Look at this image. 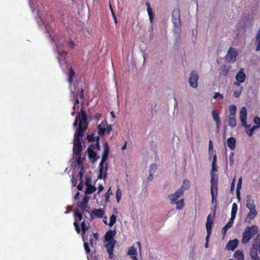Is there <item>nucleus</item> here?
<instances>
[{
  "label": "nucleus",
  "instance_id": "17",
  "mask_svg": "<svg viewBox=\"0 0 260 260\" xmlns=\"http://www.w3.org/2000/svg\"><path fill=\"white\" fill-rule=\"evenodd\" d=\"M212 116L213 117V119L216 121V127L218 129L220 127V118L218 115V114L215 110H213L212 111Z\"/></svg>",
  "mask_w": 260,
  "mask_h": 260
},
{
  "label": "nucleus",
  "instance_id": "47",
  "mask_svg": "<svg viewBox=\"0 0 260 260\" xmlns=\"http://www.w3.org/2000/svg\"><path fill=\"white\" fill-rule=\"evenodd\" d=\"M254 122L255 124H257L255 126H258V128L260 127V117H255L254 119Z\"/></svg>",
  "mask_w": 260,
  "mask_h": 260
},
{
  "label": "nucleus",
  "instance_id": "27",
  "mask_svg": "<svg viewBox=\"0 0 260 260\" xmlns=\"http://www.w3.org/2000/svg\"><path fill=\"white\" fill-rule=\"evenodd\" d=\"M256 43L257 44L256 51H260V29L257 31L256 36Z\"/></svg>",
  "mask_w": 260,
  "mask_h": 260
},
{
  "label": "nucleus",
  "instance_id": "11",
  "mask_svg": "<svg viewBox=\"0 0 260 260\" xmlns=\"http://www.w3.org/2000/svg\"><path fill=\"white\" fill-rule=\"evenodd\" d=\"M107 243L105 245V247L107 248V252L109 254V257L112 258L113 248L115 245V241H106Z\"/></svg>",
  "mask_w": 260,
  "mask_h": 260
},
{
  "label": "nucleus",
  "instance_id": "10",
  "mask_svg": "<svg viewBox=\"0 0 260 260\" xmlns=\"http://www.w3.org/2000/svg\"><path fill=\"white\" fill-rule=\"evenodd\" d=\"M211 175V192L213 191L215 192L216 194H217L218 178L217 177L215 176L213 173H212Z\"/></svg>",
  "mask_w": 260,
  "mask_h": 260
},
{
  "label": "nucleus",
  "instance_id": "63",
  "mask_svg": "<svg viewBox=\"0 0 260 260\" xmlns=\"http://www.w3.org/2000/svg\"><path fill=\"white\" fill-rule=\"evenodd\" d=\"M95 146L96 147V148L98 149V150H100V143L99 142V141L97 140L96 141V143L95 144Z\"/></svg>",
  "mask_w": 260,
  "mask_h": 260
},
{
  "label": "nucleus",
  "instance_id": "59",
  "mask_svg": "<svg viewBox=\"0 0 260 260\" xmlns=\"http://www.w3.org/2000/svg\"><path fill=\"white\" fill-rule=\"evenodd\" d=\"M74 98L75 99V104H79V100L78 98L77 97V94H76L75 96H73Z\"/></svg>",
  "mask_w": 260,
  "mask_h": 260
},
{
  "label": "nucleus",
  "instance_id": "23",
  "mask_svg": "<svg viewBox=\"0 0 260 260\" xmlns=\"http://www.w3.org/2000/svg\"><path fill=\"white\" fill-rule=\"evenodd\" d=\"M88 203V199L85 197L82 201L80 203V204L78 206L82 211H86V208L87 207V204Z\"/></svg>",
  "mask_w": 260,
  "mask_h": 260
},
{
  "label": "nucleus",
  "instance_id": "57",
  "mask_svg": "<svg viewBox=\"0 0 260 260\" xmlns=\"http://www.w3.org/2000/svg\"><path fill=\"white\" fill-rule=\"evenodd\" d=\"M235 179L234 178L233 180V182L231 184V190L232 191L234 189V187H235Z\"/></svg>",
  "mask_w": 260,
  "mask_h": 260
},
{
  "label": "nucleus",
  "instance_id": "45",
  "mask_svg": "<svg viewBox=\"0 0 260 260\" xmlns=\"http://www.w3.org/2000/svg\"><path fill=\"white\" fill-rule=\"evenodd\" d=\"M234 153L233 152H231L229 155V160L230 162V165L232 166L234 165Z\"/></svg>",
  "mask_w": 260,
  "mask_h": 260
},
{
  "label": "nucleus",
  "instance_id": "42",
  "mask_svg": "<svg viewBox=\"0 0 260 260\" xmlns=\"http://www.w3.org/2000/svg\"><path fill=\"white\" fill-rule=\"evenodd\" d=\"M74 216L75 217H77L79 220L82 219V215L79 212L78 209L74 210Z\"/></svg>",
  "mask_w": 260,
  "mask_h": 260
},
{
  "label": "nucleus",
  "instance_id": "3",
  "mask_svg": "<svg viewBox=\"0 0 260 260\" xmlns=\"http://www.w3.org/2000/svg\"><path fill=\"white\" fill-rule=\"evenodd\" d=\"M184 189L182 188H179L174 193L170 194L168 196V198L170 200L171 203L176 204V209L177 210H181L184 207V199H181L178 201V198L182 197Z\"/></svg>",
  "mask_w": 260,
  "mask_h": 260
},
{
  "label": "nucleus",
  "instance_id": "24",
  "mask_svg": "<svg viewBox=\"0 0 260 260\" xmlns=\"http://www.w3.org/2000/svg\"><path fill=\"white\" fill-rule=\"evenodd\" d=\"M88 152L89 157L93 159V162L99 158V156H97L96 153L91 149L88 148Z\"/></svg>",
  "mask_w": 260,
  "mask_h": 260
},
{
  "label": "nucleus",
  "instance_id": "4",
  "mask_svg": "<svg viewBox=\"0 0 260 260\" xmlns=\"http://www.w3.org/2000/svg\"><path fill=\"white\" fill-rule=\"evenodd\" d=\"M258 232V227L256 225L247 226L245 229L242 235L241 242L242 244H246Z\"/></svg>",
  "mask_w": 260,
  "mask_h": 260
},
{
  "label": "nucleus",
  "instance_id": "15",
  "mask_svg": "<svg viewBox=\"0 0 260 260\" xmlns=\"http://www.w3.org/2000/svg\"><path fill=\"white\" fill-rule=\"evenodd\" d=\"M246 207L249 210L255 209L254 201L249 196L246 198Z\"/></svg>",
  "mask_w": 260,
  "mask_h": 260
},
{
  "label": "nucleus",
  "instance_id": "36",
  "mask_svg": "<svg viewBox=\"0 0 260 260\" xmlns=\"http://www.w3.org/2000/svg\"><path fill=\"white\" fill-rule=\"evenodd\" d=\"M95 190H96V187L90 185L87 186V188L85 191V193L90 194V193L93 192L94 191H95Z\"/></svg>",
  "mask_w": 260,
  "mask_h": 260
},
{
  "label": "nucleus",
  "instance_id": "50",
  "mask_svg": "<svg viewBox=\"0 0 260 260\" xmlns=\"http://www.w3.org/2000/svg\"><path fill=\"white\" fill-rule=\"evenodd\" d=\"M212 196V203H214V201L216 200L217 194L215 192L212 191L211 192Z\"/></svg>",
  "mask_w": 260,
  "mask_h": 260
},
{
  "label": "nucleus",
  "instance_id": "31",
  "mask_svg": "<svg viewBox=\"0 0 260 260\" xmlns=\"http://www.w3.org/2000/svg\"><path fill=\"white\" fill-rule=\"evenodd\" d=\"M81 230H82V239H83V240L84 241H85V240L84 239V235L85 234L86 231L88 230V228L86 226V224H85V223L84 221L82 222V223L81 224Z\"/></svg>",
  "mask_w": 260,
  "mask_h": 260
},
{
  "label": "nucleus",
  "instance_id": "9",
  "mask_svg": "<svg viewBox=\"0 0 260 260\" xmlns=\"http://www.w3.org/2000/svg\"><path fill=\"white\" fill-rule=\"evenodd\" d=\"M240 118L241 124L245 127H249L250 125L247 124V109L245 107H242L240 110Z\"/></svg>",
  "mask_w": 260,
  "mask_h": 260
},
{
  "label": "nucleus",
  "instance_id": "13",
  "mask_svg": "<svg viewBox=\"0 0 260 260\" xmlns=\"http://www.w3.org/2000/svg\"><path fill=\"white\" fill-rule=\"evenodd\" d=\"M239 243L238 239H235L230 241L226 246V248L229 250H234L237 246Z\"/></svg>",
  "mask_w": 260,
  "mask_h": 260
},
{
  "label": "nucleus",
  "instance_id": "19",
  "mask_svg": "<svg viewBox=\"0 0 260 260\" xmlns=\"http://www.w3.org/2000/svg\"><path fill=\"white\" fill-rule=\"evenodd\" d=\"M256 244H253L250 250V254L252 259L258 257L257 249L256 248Z\"/></svg>",
  "mask_w": 260,
  "mask_h": 260
},
{
  "label": "nucleus",
  "instance_id": "43",
  "mask_svg": "<svg viewBox=\"0 0 260 260\" xmlns=\"http://www.w3.org/2000/svg\"><path fill=\"white\" fill-rule=\"evenodd\" d=\"M156 169V165L155 164L151 165L149 169V174H154Z\"/></svg>",
  "mask_w": 260,
  "mask_h": 260
},
{
  "label": "nucleus",
  "instance_id": "5",
  "mask_svg": "<svg viewBox=\"0 0 260 260\" xmlns=\"http://www.w3.org/2000/svg\"><path fill=\"white\" fill-rule=\"evenodd\" d=\"M71 91L73 96H75L77 94V97L82 99L83 98V90L82 87V85L80 83H77L71 86Z\"/></svg>",
  "mask_w": 260,
  "mask_h": 260
},
{
  "label": "nucleus",
  "instance_id": "44",
  "mask_svg": "<svg viewBox=\"0 0 260 260\" xmlns=\"http://www.w3.org/2000/svg\"><path fill=\"white\" fill-rule=\"evenodd\" d=\"M116 198L117 202L119 203L121 198V192L119 188H118L116 190Z\"/></svg>",
  "mask_w": 260,
  "mask_h": 260
},
{
  "label": "nucleus",
  "instance_id": "38",
  "mask_svg": "<svg viewBox=\"0 0 260 260\" xmlns=\"http://www.w3.org/2000/svg\"><path fill=\"white\" fill-rule=\"evenodd\" d=\"M216 162V155L215 154L213 155V161L212 162V172L217 171V169H216V167H215Z\"/></svg>",
  "mask_w": 260,
  "mask_h": 260
},
{
  "label": "nucleus",
  "instance_id": "8",
  "mask_svg": "<svg viewBox=\"0 0 260 260\" xmlns=\"http://www.w3.org/2000/svg\"><path fill=\"white\" fill-rule=\"evenodd\" d=\"M237 54L236 50L234 48H230L225 56V58L229 62L234 63L236 59Z\"/></svg>",
  "mask_w": 260,
  "mask_h": 260
},
{
  "label": "nucleus",
  "instance_id": "60",
  "mask_svg": "<svg viewBox=\"0 0 260 260\" xmlns=\"http://www.w3.org/2000/svg\"><path fill=\"white\" fill-rule=\"evenodd\" d=\"M98 189H99V192H101L103 190L104 187L102 184H100L98 186Z\"/></svg>",
  "mask_w": 260,
  "mask_h": 260
},
{
  "label": "nucleus",
  "instance_id": "54",
  "mask_svg": "<svg viewBox=\"0 0 260 260\" xmlns=\"http://www.w3.org/2000/svg\"><path fill=\"white\" fill-rule=\"evenodd\" d=\"M94 137L93 135H88L87 137V139L89 142H92L94 140Z\"/></svg>",
  "mask_w": 260,
  "mask_h": 260
},
{
  "label": "nucleus",
  "instance_id": "52",
  "mask_svg": "<svg viewBox=\"0 0 260 260\" xmlns=\"http://www.w3.org/2000/svg\"><path fill=\"white\" fill-rule=\"evenodd\" d=\"M189 113L191 114H192L194 113V107H193V106L192 105V104H189Z\"/></svg>",
  "mask_w": 260,
  "mask_h": 260
},
{
  "label": "nucleus",
  "instance_id": "49",
  "mask_svg": "<svg viewBox=\"0 0 260 260\" xmlns=\"http://www.w3.org/2000/svg\"><path fill=\"white\" fill-rule=\"evenodd\" d=\"M84 248H85L86 252L87 253H89L90 251V249L89 248V246H88V245L87 243L84 242Z\"/></svg>",
  "mask_w": 260,
  "mask_h": 260
},
{
  "label": "nucleus",
  "instance_id": "30",
  "mask_svg": "<svg viewBox=\"0 0 260 260\" xmlns=\"http://www.w3.org/2000/svg\"><path fill=\"white\" fill-rule=\"evenodd\" d=\"M253 244H256V248L260 254V235L258 234L257 235Z\"/></svg>",
  "mask_w": 260,
  "mask_h": 260
},
{
  "label": "nucleus",
  "instance_id": "61",
  "mask_svg": "<svg viewBox=\"0 0 260 260\" xmlns=\"http://www.w3.org/2000/svg\"><path fill=\"white\" fill-rule=\"evenodd\" d=\"M82 188H83V185L82 184V182H81L78 185L77 188L78 190H81L82 189Z\"/></svg>",
  "mask_w": 260,
  "mask_h": 260
},
{
  "label": "nucleus",
  "instance_id": "32",
  "mask_svg": "<svg viewBox=\"0 0 260 260\" xmlns=\"http://www.w3.org/2000/svg\"><path fill=\"white\" fill-rule=\"evenodd\" d=\"M190 185V183L189 181L187 179H185L184 180L183 184L180 188H182L183 189H184V191L185 190H186L189 188Z\"/></svg>",
  "mask_w": 260,
  "mask_h": 260
},
{
  "label": "nucleus",
  "instance_id": "46",
  "mask_svg": "<svg viewBox=\"0 0 260 260\" xmlns=\"http://www.w3.org/2000/svg\"><path fill=\"white\" fill-rule=\"evenodd\" d=\"M218 98L222 100L223 99V96L222 94H220L219 92H215L213 96V98L214 99H216Z\"/></svg>",
  "mask_w": 260,
  "mask_h": 260
},
{
  "label": "nucleus",
  "instance_id": "25",
  "mask_svg": "<svg viewBox=\"0 0 260 260\" xmlns=\"http://www.w3.org/2000/svg\"><path fill=\"white\" fill-rule=\"evenodd\" d=\"M213 221L211 219V215L209 214L207 218V221L206 223V231L211 230L212 226Z\"/></svg>",
  "mask_w": 260,
  "mask_h": 260
},
{
  "label": "nucleus",
  "instance_id": "58",
  "mask_svg": "<svg viewBox=\"0 0 260 260\" xmlns=\"http://www.w3.org/2000/svg\"><path fill=\"white\" fill-rule=\"evenodd\" d=\"M74 75V72L72 69H70L69 70V76L73 77Z\"/></svg>",
  "mask_w": 260,
  "mask_h": 260
},
{
  "label": "nucleus",
  "instance_id": "55",
  "mask_svg": "<svg viewBox=\"0 0 260 260\" xmlns=\"http://www.w3.org/2000/svg\"><path fill=\"white\" fill-rule=\"evenodd\" d=\"M211 233V230L207 231V235L206 237V242H209V239Z\"/></svg>",
  "mask_w": 260,
  "mask_h": 260
},
{
  "label": "nucleus",
  "instance_id": "7",
  "mask_svg": "<svg viewBox=\"0 0 260 260\" xmlns=\"http://www.w3.org/2000/svg\"><path fill=\"white\" fill-rule=\"evenodd\" d=\"M237 211V205L234 203L232 205L231 211V217L228 223L223 227L224 229L228 230L232 226L234 220L235 218L236 213Z\"/></svg>",
  "mask_w": 260,
  "mask_h": 260
},
{
  "label": "nucleus",
  "instance_id": "14",
  "mask_svg": "<svg viewBox=\"0 0 260 260\" xmlns=\"http://www.w3.org/2000/svg\"><path fill=\"white\" fill-rule=\"evenodd\" d=\"M249 210L250 211L245 219V221L248 223H250L251 220L256 217L257 214L255 209Z\"/></svg>",
  "mask_w": 260,
  "mask_h": 260
},
{
  "label": "nucleus",
  "instance_id": "2",
  "mask_svg": "<svg viewBox=\"0 0 260 260\" xmlns=\"http://www.w3.org/2000/svg\"><path fill=\"white\" fill-rule=\"evenodd\" d=\"M172 22L174 24L173 31L176 35V43H179L180 40V35L181 32V27L182 25L180 18V11L178 9L174 10L172 13Z\"/></svg>",
  "mask_w": 260,
  "mask_h": 260
},
{
  "label": "nucleus",
  "instance_id": "18",
  "mask_svg": "<svg viewBox=\"0 0 260 260\" xmlns=\"http://www.w3.org/2000/svg\"><path fill=\"white\" fill-rule=\"evenodd\" d=\"M104 214V211L102 209H94L92 210L91 215L99 218H102Z\"/></svg>",
  "mask_w": 260,
  "mask_h": 260
},
{
  "label": "nucleus",
  "instance_id": "21",
  "mask_svg": "<svg viewBox=\"0 0 260 260\" xmlns=\"http://www.w3.org/2000/svg\"><path fill=\"white\" fill-rule=\"evenodd\" d=\"M227 145L231 150H234L236 147V140L234 137H230L227 140Z\"/></svg>",
  "mask_w": 260,
  "mask_h": 260
},
{
  "label": "nucleus",
  "instance_id": "33",
  "mask_svg": "<svg viewBox=\"0 0 260 260\" xmlns=\"http://www.w3.org/2000/svg\"><path fill=\"white\" fill-rule=\"evenodd\" d=\"M82 111H84V110H83L82 109H81V112L80 113H79L77 116H76V119L73 123V126H76L77 125V124H78V120L79 119V123L80 122V120L82 119ZM84 112H85V111H84ZM80 126V125H79V126Z\"/></svg>",
  "mask_w": 260,
  "mask_h": 260
},
{
  "label": "nucleus",
  "instance_id": "40",
  "mask_svg": "<svg viewBox=\"0 0 260 260\" xmlns=\"http://www.w3.org/2000/svg\"><path fill=\"white\" fill-rule=\"evenodd\" d=\"M137 253V250L133 247H131L129 248L128 251V254L132 256V255H135Z\"/></svg>",
  "mask_w": 260,
  "mask_h": 260
},
{
  "label": "nucleus",
  "instance_id": "22",
  "mask_svg": "<svg viewBox=\"0 0 260 260\" xmlns=\"http://www.w3.org/2000/svg\"><path fill=\"white\" fill-rule=\"evenodd\" d=\"M107 160V158H105L104 157H102V160H101V161L100 164V165H99V167H100V169H99V173H100V174L98 176V178L99 179H101L102 178V175H103V165L104 164H105L106 160Z\"/></svg>",
  "mask_w": 260,
  "mask_h": 260
},
{
  "label": "nucleus",
  "instance_id": "20",
  "mask_svg": "<svg viewBox=\"0 0 260 260\" xmlns=\"http://www.w3.org/2000/svg\"><path fill=\"white\" fill-rule=\"evenodd\" d=\"M146 5L147 6V11L148 12V14L149 16V18L150 23L152 24L153 23V16L152 13V9H151L150 7V4L149 2H147L146 3Z\"/></svg>",
  "mask_w": 260,
  "mask_h": 260
},
{
  "label": "nucleus",
  "instance_id": "12",
  "mask_svg": "<svg viewBox=\"0 0 260 260\" xmlns=\"http://www.w3.org/2000/svg\"><path fill=\"white\" fill-rule=\"evenodd\" d=\"M246 78V76L244 73V69L241 68L236 76V80L240 82L243 83L245 81Z\"/></svg>",
  "mask_w": 260,
  "mask_h": 260
},
{
  "label": "nucleus",
  "instance_id": "53",
  "mask_svg": "<svg viewBox=\"0 0 260 260\" xmlns=\"http://www.w3.org/2000/svg\"><path fill=\"white\" fill-rule=\"evenodd\" d=\"M90 182H91V179L89 177H87L86 178V182H85V184L87 187L90 185Z\"/></svg>",
  "mask_w": 260,
  "mask_h": 260
},
{
  "label": "nucleus",
  "instance_id": "39",
  "mask_svg": "<svg viewBox=\"0 0 260 260\" xmlns=\"http://www.w3.org/2000/svg\"><path fill=\"white\" fill-rule=\"evenodd\" d=\"M257 128H258V126H253L252 128L248 129L246 133L248 136L251 137L253 135L254 131Z\"/></svg>",
  "mask_w": 260,
  "mask_h": 260
},
{
  "label": "nucleus",
  "instance_id": "48",
  "mask_svg": "<svg viewBox=\"0 0 260 260\" xmlns=\"http://www.w3.org/2000/svg\"><path fill=\"white\" fill-rule=\"evenodd\" d=\"M209 154H211L213 153V144L211 140L209 142Z\"/></svg>",
  "mask_w": 260,
  "mask_h": 260
},
{
  "label": "nucleus",
  "instance_id": "62",
  "mask_svg": "<svg viewBox=\"0 0 260 260\" xmlns=\"http://www.w3.org/2000/svg\"><path fill=\"white\" fill-rule=\"evenodd\" d=\"M153 175L154 174H150V175L148 176V177L147 178L148 181H151L152 180Z\"/></svg>",
  "mask_w": 260,
  "mask_h": 260
},
{
  "label": "nucleus",
  "instance_id": "41",
  "mask_svg": "<svg viewBox=\"0 0 260 260\" xmlns=\"http://www.w3.org/2000/svg\"><path fill=\"white\" fill-rule=\"evenodd\" d=\"M242 90H243V87H241L240 88V89L239 90H236V91H235L233 93V96L235 97V98H239L241 94V92L242 91Z\"/></svg>",
  "mask_w": 260,
  "mask_h": 260
},
{
  "label": "nucleus",
  "instance_id": "1",
  "mask_svg": "<svg viewBox=\"0 0 260 260\" xmlns=\"http://www.w3.org/2000/svg\"><path fill=\"white\" fill-rule=\"evenodd\" d=\"M87 115L86 112H82V119L80 120V126L77 129L74 137V146L73 152L77 155L80 154L81 150L80 138L82 137L83 132L87 128Z\"/></svg>",
  "mask_w": 260,
  "mask_h": 260
},
{
  "label": "nucleus",
  "instance_id": "28",
  "mask_svg": "<svg viewBox=\"0 0 260 260\" xmlns=\"http://www.w3.org/2000/svg\"><path fill=\"white\" fill-rule=\"evenodd\" d=\"M234 257L238 260H243L244 255L243 253L240 250H237L235 252Z\"/></svg>",
  "mask_w": 260,
  "mask_h": 260
},
{
  "label": "nucleus",
  "instance_id": "37",
  "mask_svg": "<svg viewBox=\"0 0 260 260\" xmlns=\"http://www.w3.org/2000/svg\"><path fill=\"white\" fill-rule=\"evenodd\" d=\"M116 220V217L115 215L113 214L110 216V222L108 225L112 226L115 222Z\"/></svg>",
  "mask_w": 260,
  "mask_h": 260
},
{
  "label": "nucleus",
  "instance_id": "6",
  "mask_svg": "<svg viewBox=\"0 0 260 260\" xmlns=\"http://www.w3.org/2000/svg\"><path fill=\"white\" fill-rule=\"evenodd\" d=\"M198 80L199 76L197 73L194 71H191L188 78L189 85L193 88H197L198 86Z\"/></svg>",
  "mask_w": 260,
  "mask_h": 260
},
{
  "label": "nucleus",
  "instance_id": "29",
  "mask_svg": "<svg viewBox=\"0 0 260 260\" xmlns=\"http://www.w3.org/2000/svg\"><path fill=\"white\" fill-rule=\"evenodd\" d=\"M104 151L102 154L103 157H105V158L107 159L108 153H109V147L108 145L107 142H105L104 144Z\"/></svg>",
  "mask_w": 260,
  "mask_h": 260
},
{
  "label": "nucleus",
  "instance_id": "35",
  "mask_svg": "<svg viewBox=\"0 0 260 260\" xmlns=\"http://www.w3.org/2000/svg\"><path fill=\"white\" fill-rule=\"evenodd\" d=\"M98 129H99V134L100 135H103L104 134L106 129L105 128V126L104 124V122H102V124H99L98 125Z\"/></svg>",
  "mask_w": 260,
  "mask_h": 260
},
{
  "label": "nucleus",
  "instance_id": "26",
  "mask_svg": "<svg viewBox=\"0 0 260 260\" xmlns=\"http://www.w3.org/2000/svg\"><path fill=\"white\" fill-rule=\"evenodd\" d=\"M229 125L232 128L235 127L236 126V120L235 116H229L228 119Z\"/></svg>",
  "mask_w": 260,
  "mask_h": 260
},
{
  "label": "nucleus",
  "instance_id": "16",
  "mask_svg": "<svg viewBox=\"0 0 260 260\" xmlns=\"http://www.w3.org/2000/svg\"><path fill=\"white\" fill-rule=\"evenodd\" d=\"M116 234V231L113 230H109L106 233L105 235L106 241H115L113 237Z\"/></svg>",
  "mask_w": 260,
  "mask_h": 260
},
{
  "label": "nucleus",
  "instance_id": "56",
  "mask_svg": "<svg viewBox=\"0 0 260 260\" xmlns=\"http://www.w3.org/2000/svg\"><path fill=\"white\" fill-rule=\"evenodd\" d=\"M241 189H238V188H236V194L237 198L240 200V190Z\"/></svg>",
  "mask_w": 260,
  "mask_h": 260
},
{
  "label": "nucleus",
  "instance_id": "34",
  "mask_svg": "<svg viewBox=\"0 0 260 260\" xmlns=\"http://www.w3.org/2000/svg\"><path fill=\"white\" fill-rule=\"evenodd\" d=\"M230 115L229 116H235V114L237 111V107L235 105H231L229 107Z\"/></svg>",
  "mask_w": 260,
  "mask_h": 260
},
{
  "label": "nucleus",
  "instance_id": "64",
  "mask_svg": "<svg viewBox=\"0 0 260 260\" xmlns=\"http://www.w3.org/2000/svg\"><path fill=\"white\" fill-rule=\"evenodd\" d=\"M111 130H112L111 126V125L107 126V131L108 133H110V132L111 131Z\"/></svg>",
  "mask_w": 260,
  "mask_h": 260
},
{
  "label": "nucleus",
  "instance_id": "51",
  "mask_svg": "<svg viewBox=\"0 0 260 260\" xmlns=\"http://www.w3.org/2000/svg\"><path fill=\"white\" fill-rule=\"evenodd\" d=\"M242 177H241L239 179V180H238V184L237 185V188H238V189H241V186H242Z\"/></svg>",
  "mask_w": 260,
  "mask_h": 260
}]
</instances>
